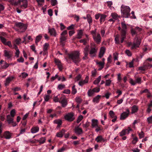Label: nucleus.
Returning <instances> with one entry per match:
<instances>
[{"label": "nucleus", "instance_id": "052dcab7", "mask_svg": "<svg viewBox=\"0 0 152 152\" xmlns=\"http://www.w3.org/2000/svg\"><path fill=\"white\" fill-rule=\"evenodd\" d=\"M51 3L52 6L56 5L57 4V1L56 0H51Z\"/></svg>", "mask_w": 152, "mask_h": 152}, {"label": "nucleus", "instance_id": "4d7b16f0", "mask_svg": "<svg viewBox=\"0 0 152 152\" xmlns=\"http://www.w3.org/2000/svg\"><path fill=\"white\" fill-rule=\"evenodd\" d=\"M60 42H61L65 41L66 39V38L65 36H61L60 37Z\"/></svg>", "mask_w": 152, "mask_h": 152}, {"label": "nucleus", "instance_id": "a878e982", "mask_svg": "<svg viewBox=\"0 0 152 152\" xmlns=\"http://www.w3.org/2000/svg\"><path fill=\"white\" fill-rule=\"evenodd\" d=\"M95 140L98 142H104L105 140L101 136H97L95 139Z\"/></svg>", "mask_w": 152, "mask_h": 152}, {"label": "nucleus", "instance_id": "2eb2a0df", "mask_svg": "<svg viewBox=\"0 0 152 152\" xmlns=\"http://www.w3.org/2000/svg\"><path fill=\"white\" fill-rule=\"evenodd\" d=\"M4 56L7 59H10L11 58L12 53L11 51L9 50H4Z\"/></svg>", "mask_w": 152, "mask_h": 152}, {"label": "nucleus", "instance_id": "72a5a7b5", "mask_svg": "<svg viewBox=\"0 0 152 152\" xmlns=\"http://www.w3.org/2000/svg\"><path fill=\"white\" fill-rule=\"evenodd\" d=\"M138 108L137 106L136 105H134L132 107V113H134L136 112L138 110Z\"/></svg>", "mask_w": 152, "mask_h": 152}, {"label": "nucleus", "instance_id": "aec40b11", "mask_svg": "<svg viewBox=\"0 0 152 152\" xmlns=\"http://www.w3.org/2000/svg\"><path fill=\"white\" fill-rule=\"evenodd\" d=\"M88 77H86L85 80H81L78 83L79 85L80 86H83L85 84L88 83Z\"/></svg>", "mask_w": 152, "mask_h": 152}, {"label": "nucleus", "instance_id": "79ce46f5", "mask_svg": "<svg viewBox=\"0 0 152 152\" xmlns=\"http://www.w3.org/2000/svg\"><path fill=\"white\" fill-rule=\"evenodd\" d=\"M109 114L110 117L112 118L117 117L115 115L114 113L112 110H110L109 112Z\"/></svg>", "mask_w": 152, "mask_h": 152}, {"label": "nucleus", "instance_id": "de8ad7c7", "mask_svg": "<svg viewBox=\"0 0 152 152\" xmlns=\"http://www.w3.org/2000/svg\"><path fill=\"white\" fill-rule=\"evenodd\" d=\"M58 81L61 80V81L63 82L66 80V79L65 77L63 76H60L59 77L58 76Z\"/></svg>", "mask_w": 152, "mask_h": 152}, {"label": "nucleus", "instance_id": "c03bdc74", "mask_svg": "<svg viewBox=\"0 0 152 152\" xmlns=\"http://www.w3.org/2000/svg\"><path fill=\"white\" fill-rule=\"evenodd\" d=\"M77 92V90L75 88V85H74L72 88V94H75Z\"/></svg>", "mask_w": 152, "mask_h": 152}, {"label": "nucleus", "instance_id": "5701e85b", "mask_svg": "<svg viewBox=\"0 0 152 152\" xmlns=\"http://www.w3.org/2000/svg\"><path fill=\"white\" fill-rule=\"evenodd\" d=\"M96 64L98 65L100 67V68L98 69L99 70H101L104 67V62L96 61Z\"/></svg>", "mask_w": 152, "mask_h": 152}, {"label": "nucleus", "instance_id": "393cba45", "mask_svg": "<svg viewBox=\"0 0 152 152\" xmlns=\"http://www.w3.org/2000/svg\"><path fill=\"white\" fill-rule=\"evenodd\" d=\"M49 32L51 35L53 36H56V35L55 30L53 28L50 29L49 30Z\"/></svg>", "mask_w": 152, "mask_h": 152}, {"label": "nucleus", "instance_id": "13d9d810", "mask_svg": "<svg viewBox=\"0 0 152 152\" xmlns=\"http://www.w3.org/2000/svg\"><path fill=\"white\" fill-rule=\"evenodd\" d=\"M86 40V39H85L80 40L79 42L80 43H83L84 45H86L87 43Z\"/></svg>", "mask_w": 152, "mask_h": 152}, {"label": "nucleus", "instance_id": "1a4fd4ad", "mask_svg": "<svg viewBox=\"0 0 152 152\" xmlns=\"http://www.w3.org/2000/svg\"><path fill=\"white\" fill-rule=\"evenodd\" d=\"M64 118L66 120L69 121H72L75 119L74 117V114L72 112L66 114Z\"/></svg>", "mask_w": 152, "mask_h": 152}, {"label": "nucleus", "instance_id": "c756f323", "mask_svg": "<svg viewBox=\"0 0 152 152\" xmlns=\"http://www.w3.org/2000/svg\"><path fill=\"white\" fill-rule=\"evenodd\" d=\"M7 120L9 124H11L13 122V119L12 118H11L10 115H7Z\"/></svg>", "mask_w": 152, "mask_h": 152}, {"label": "nucleus", "instance_id": "423d86ee", "mask_svg": "<svg viewBox=\"0 0 152 152\" xmlns=\"http://www.w3.org/2000/svg\"><path fill=\"white\" fill-rule=\"evenodd\" d=\"M140 40L138 38L137 36H136L134 38L133 43H132L131 45V49L133 50L138 48L140 45Z\"/></svg>", "mask_w": 152, "mask_h": 152}, {"label": "nucleus", "instance_id": "cd10ccee", "mask_svg": "<svg viewBox=\"0 0 152 152\" xmlns=\"http://www.w3.org/2000/svg\"><path fill=\"white\" fill-rule=\"evenodd\" d=\"M65 130L64 129H62V130L58 133L56 134V136L57 137H61L63 136V135L65 132Z\"/></svg>", "mask_w": 152, "mask_h": 152}, {"label": "nucleus", "instance_id": "412c9836", "mask_svg": "<svg viewBox=\"0 0 152 152\" xmlns=\"http://www.w3.org/2000/svg\"><path fill=\"white\" fill-rule=\"evenodd\" d=\"M105 51V48L102 47L101 48L99 54V57L100 58H102L104 55Z\"/></svg>", "mask_w": 152, "mask_h": 152}, {"label": "nucleus", "instance_id": "c85d7f7f", "mask_svg": "<svg viewBox=\"0 0 152 152\" xmlns=\"http://www.w3.org/2000/svg\"><path fill=\"white\" fill-rule=\"evenodd\" d=\"M42 37V36L41 34H39L37 36L36 38L35 42L36 45L40 40Z\"/></svg>", "mask_w": 152, "mask_h": 152}, {"label": "nucleus", "instance_id": "c9c22d12", "mask_svg": "<svg viewBox=\"0 0 152 152\" xmlns=\"http://www.w3.org/2000/svg\"><path fill=\"white\" fill-rule=\"evenodd\" d=\"M94 91H93V90H91V89H89L88 92V96L91 97L93 96L94 94Z\"/></svg>", "mask_w": 152, "mask_h": 152}, {"label": "nucleus", "instance_id": "4be33fe9", "mask_svg": "<svg viewBox=\"0 0 152 152\" xmlns=\"http://www.w3.org/2000/svg\"><path fill=\"white\" fill-rule=\"evenodd\" d=\"M91 126L93 128L97 126L98 125V121L97 119H92L91 121Z\"/></svg>", "mask_w": 152, "mask_h": 152}, {"label": "nucleus", "instance_id": "473e14b6", "mask_svg": "<svg viewBox=\"0 0 152 152\" xmlns=\"http://www.w3.org/2000/svg\"><path fill=\"white\" fill-rule=\"evenodd\" d=\"M106 17L107 16L106 15L101 14L100 19V23L104 22Z\"/></svg>", "mask_w": 152, "mask_h": 152}, {"label": "nucleus", "instance_id": "a211bd4d", "mask_svg": "<svg viewBox=\"0 0 152 152\" xmlns=\"http://www.w3.org/2000/svg\"><path fill=\"white\" fill-rule=\"evenodd\" d=\"M75 133L77 135H80L83 133V131L82 129L80 128L79 126L75 127Z\"/></svg>", "mask_w": 152, "mask_h": 152}, {"label": "nucleus", "instance_id": "f3484780", "mask_svg": "<svg viewBox=\"0 0 152 152\" xmlns=\"http://www.w3.org/2000/svg\"><path fill=\"white\" fill-rule=\"evenodd\" d=\"M0 65L1 69H6L9 67L10 64L7 63L4 61L1 60L0 62Z\"/></svg>", "mask_w": 152, "mask_h": 152}, {"label": "nucleus", "instance_id": "603ef678", "mask_svg": "<svg viewBox=\"0 0 152 152\" xmlns=\"http://www.w3.org/2000/svg\"><path fill=\"white\" fill-rule=\"evenodd\" d=\"M65 88V85L64 84H59L58 86V88L59 90H62Z\"/></svg>", "mask_w": 152, "mask_h": 152}, {"label": "nucleus", "instance_id": "37998d69", "mask_svg": "<svg viewBox=\"0 0 152 152\" xmlns=\"http://www.w3.org/2000/svg\"><path fill=\"white\" fill-rule=\"evenodd\" d=\"M83 32L82 30H80L77 33V38L80 39L81 38L83 35Z\"/></svg>", "mask_w": 152, "mask_h": 152}, {"label": "nucleus", "instance_id": "338daca9", "mask_svg": "<svg viewBox=\"0 0 152 152\" xmlns=\"http://www.w3.org/2000/svg\"><path fill=\"white\" fill-rule=\"evenodd\" d=\"M58 77V75L57 74L56 75L54 76H53L51 78V81H52Z\"/></svg>", "mask_w": 152, "mask_h": 152}, {"label": "nucleus", "instance_id": "ea45409f", "mask_svg": "<svg viewBox=\"0 0 152 152\" xmlns=\"http://www.w3.org/2000/svg\"><path fill=\"white\" fill-rule=\"evenodd\" d=\"M4 41V42H2L4 45H8L10 47H12V45H11V42L10 41H8L7 42H6V39Z\"/></svg>", "mask_w": 152, "mask_h": 152}, {"label": "nucleus", "instance_id": "6e6552de", "mask_svg": "<svg viewBox=\"0 0 152 152\" xmlns=\"http://www.w3.org/2000/svg\"><path fill=\"white\" fill-rule=\"evenodd\" d=\"M97 49L98 48L95 45L91 47V49L89 52L91 56L94 57L95 56Z\"/></svg>", "mask_w": 152, "mask_h": 152}, {"label": "nucleus", "instance_id": "58836bf2", "mask_svg": "<svg viewBox=\"0 0 152 152\" xmlns=\"http://www.w3.org/2000/svg\"><path fill=\"white\" fill-rule=\"evenodd\" d=\"M111 16L115 20H117L118 18V15L115 13H112L111 14Z\"/></svg>", "mask_w": 152, "mask_h": 152}, {"label": "nucleus", "instance_id": "7c9ffc66", "mask_svg": "<svg viewBox=\"0 0 152 152\" xmlns=\"http://www.w3.org/2000/svg\"><path fill=\"white\" fill-rule=\"evenodd\" d=\"M89 46H86L84 49L83 53L84 55L88 56L89 50Z\"/></svg>", "mask_w": 152, "mask_h": 152}, {"label": "nucleus", "instance_id": "0eeeda50", "mask_svg": "<svg viewBox=\"0 0 152 152\" xmlns=\"http://www.w3.org/2000/svg\"><path fill=\"white\" fill-rule=\"evenodd\" d=\"M129 83L132 86H134L137 84H140L142 83L141 78L140 77H137L134 80L130 79Z\"/></svg>", "mask_w": 152, "mask_h": 152}, {"label": "nucleus", "instance_id": "f704fd0d", "mask_svg": "<svg viewBox=\"0 0 152 152\" xmlns=\"http://www.w3.org/2000/svg\"><path fill=\"white\" fill-rule=\"evenodd\" d=\"M120 37V36L118 35H117L115 38V43L117 44H119L120 43V41H119V38Z\"/></svg>", "mask_w": 152, "mask_h": 152}, {"label": "nucleus", "instance_id": "e433bc0d", "mask_svg": "<svg viewBox=\"0 0 152 152\" xmlns=\"http://www.w3.org/2000/svg\"><path fill=\"white\" fill-rule=\"evenodd\" d=\"M54 122L58 124L57 127H59L62 124V121L61 120L58 119L54 121Z\"/></svg>", "mask_w": 152, "mask_h": 152}, {"label": "nucleus", "instance_id": "bb28decb", "mask_svg": "<svg viewBox=\"0 0 152 152\" xmlns=\"http://www.w3.org/2000/svg\"><path fill=\"white\" fill-rule=\"evenodd\" d=\"M39 130V128L38 127H33L31 129V132L32 133H35L37 132Z\"/></svg>", "mask_w": 152, "mask_h": 152}, {"label": "nucleus", "instance_id": "a19ab883", "mask_svg": "<svg viewBox=\"0 0 152 152\" xmlns=\"http://www.w3.org/2000/svg\"><path fill=\"white\" fill-rule=\"evenodd\" d=\"M86 18L87 20V21L89 24H90L92 23V20L90 15L88 14L87 15Z\"/></svg>", "mask_w": 152, "mask_h": 152}, {"label": "nucleus", "instance_id": "2f4dec72", "mask_svg": "<svg viewBox=\"0 0 152 152\" xmlns=\"http://www.w3.org/2000/svg\"><path fill=\"white\" fill-rule=\"evenodd\" d=\"M100 96L99 95H97L92 100V101L93 102L98 103L99 102V99Z\"/></svg>", "mask_w": 152, "mask_h": 152}, {"label": "nucleus", "instance_id": "5fc2aeb1", "mask_svg": "<svg viewBox=\"0 0 152 152\" xmlns=\"http://www.w3.org/2000/svg\"><path fill=\"white\" fill-rule=\"evenodd\" d=\"M111 82V81L110 80H106L105 86H110Z\"/></svg>", "mask_w": 152, "mask_h": 152}, {"label": "nucleus", "instance_id": "6e6d98bb", "mask_svg": "<svg viewBox=\"0 0 152 152\" xmlns=\"http://www.w3.org/2000/svg\"><path fill=\"white\" fill-rule=\"evenodd\" d=\"M147 121L149 124H150L152 123V115L148 117L147 118Z\"/></svg>", "mask_w": 152, "mask_h": 152}, {"label": "nucleus", "instance_id": "774afa93", "mask_svg": "<svg viewBox=\"0 0 152 152\" xmlns=\"http://www.w3.org/2000/svg\"><path fill=\"white\" fill-rule=\"evenodd\" d=\"M135 28V30L136 31L137 33H138V32L141 31L142 30L141 28H140L138 26L136 27Z\"/></svg>", "mask_w": 152, "mask_h": 152}, {"label": "nucleus", "instance_id": "9b49d317", "mask_svg": "<svg viewBox=\"0 0 152 152\" xmlns=\"http://www.w3.org/2000/svg\"><path fill=\"white\" fill-rule=\"evenodd\" d=\"M94 41L97 44H99L101 41V37L99 34L98 33L93 37Z\"/></svg>", "mask_w": 152, "mask_h": 152}, {"label": "nucleus", "instance_id": "4468645a", "mask_svg": "<svg viewBox=\"0 0 152 152\" xmlns=\"http://www.w3.org/2000/svg\"><path fill=\"white\" fill-rule=\"evenodd\" d=\"M12 133L9 131L5 132L3 134L4 138L6 139H10L12 138Z\"/></svg>", "mask_w": 152, "mask_h": 152}, {"label": "nucleus", "instance_id": "7ed1b4c3", "mask_svg": "<svg viewBox=\"0 0 152 152\" xmlns=\"http://www.w3.org/2000/svg\"><path fill=\"white\" fill-rule=\"evenodd\" d=\"M131 10L130 8L128 6L122 5L121 7V12L123 17L128 18L130 15V12Z\"/></svg>", "mask_w": 152, "mask_h": 152}, {"label": "nucleus", "instance_id": "3c124183", "mask_svg": "<svg viewBox=\"0 0 152 152\" xmlns=\"http://www.w3.org/2000/svg\"><path fill=\"white\" fill-rule=\"evenodd\" d=\"M118 54L116 53H114L113 54V56L114 60H118Z\"/></svg>", "mask_w": 152, "mask_h": 152}, {"label": "nucleus", "instance_id": "bf43d9fd", "mask_svg": "<svg viewBox=\"0 0 152 152\" xmlns=\"http://www.w3.org/2000/svg\"><path fill=\"white\" fill-rule=\"evenodd\" d=\"M125 53L128 56H130L132 55L131 52L129 50H126L125 51Z\"/></svg>", "mask_w": 152, "mask_h": 152}, {"label": "nucleus", "instance_id": "49530a36", "mask_svg": "<svg viewBox=\"0 0 152 152\" xmlns=\"http://www.w3.org/2000/svg\"><path fill=\"white\" fill-rule=\"evenodd\" d=\"M15 114V109H13L10 111V117L11 116L13 118L14 117Z\"/></svg>", "mask_w": 152, "mask_h": 152}, {"label": "nucleus", "instance_id": "ddd939ff", "mask_svg": "<svg viewBox=\"0 0 152 152\" xmlns=\"http://www.w3.org/2000/svg\"><path fill=\"white\" fill-rule=\"evenodd\" d=\"M132 131V129L130 127H128L127 129L123 130L120 133V135L121 136L125 135L126 134H128L130 132Z\"/></svg>", "mask_w": 152, "mask_h": 152}, {"label": "nucleus", "instance_id": "f8f14e48", "mask_svg": "<svg viewBox=\"0 0 152 152\" xmlns=\"http://www.w3.org/2000/svg\"><path fill=\"white\" fill-rule=\"evenodd\" d=\"M129 113V110L127 109L126 112H124L121 115L120 119L121 120H124L128 116Z\"/></svg>", "mask_w": 152, "mask_h": 152}, {"label": "nucleus", "instance_id": "69168bd1", "mask_svg": "<svg viewBox=\"0 0 152 152\" xmlns=\"http://www.w3.org/2000/svg\"><path fill=\"white\" fill-rule=\"evenodd\" d=\"M76 101L78 104H80L82 100L80 98L77 97L76 99Z\"/></svg>", "mask_w": 152, "mask_h": 152}, {"label": "nucleus", "instance_id": "09e8293b", "mask_svg": "<svg viewBox=\"0 0 152 152\" xmlns=\"http://www.w3.org/2000/svg\"><path fill=\"white\" fill-rule=\"evenodd\" d=\"M21 42V39L20 38H17L15 41L14 43L17 45H19Z\"/></svg>", "mask_w": 152, "mask_h": 152}, {"label": "nucleus", "instance_id": "b1692460", "mask_svg": "<svg viewBox=\"0 0 152 152\" xmlns=\"http://www.w3.org/2000/svg\"><path fill=\"white\" fill-rule=\"evenodd\" d=\"M6 36V34L4 32H0V41H1L2 42H4L6 39L3 37H5Z\"/></svg>", "mask_w": 152, "mask_h": 152}, {"label": "nucleus", "instance_id": "f03ea898", "mask_svg": "<svg viewBox=\"0 0 152 152\" xmlns=\"http://www.w3.org/2000/svg\"><path fill=\"white\" fill-rule=\"evenodd\" d=\"M69 58L72 60L75 64H77L80 61L79 57V52L78 51H75L73 53L69 54Z\"/></svg>", "mask_w": 152, "mask_h": 152}, {"label": "nucleus", "instance_id": "9d476101", "mask_svg": "<svg viewBox=\"0 0 152 152\" xmlns=\"http://www.w3.org/2000/svg\"><path fill=\"white\" fill-rule=\"evenodd\" d=\"M59 102L61 104L63 107H65L67 104L66 98L64 96H62L59 99Z\"/></svg>", "mask_w": 152, "mask_h": 152}, {"label": "nucleus", "instance_id": "39448f33", "mask_svg": "<svg viewBox=\"0 0 152 152\" xmlns=\"http://www.w3.org/2000/svg\"><path fill=\"white\" fill-rule=\"evenodd\" d=\"M121 24L122 29L121 30V42L122 43L123 42L124 39L126 37L127 27L126 24L124 22H122Z\"/></svg>", "mask_w": 152, "mask_h": 152}, {"label": "nucleus", "instance_id": "20e7f679", "mask_svg": "<svg viewBox=\"0 0 152 152\" xmlns=\"http://www.w3.org/2000/svg\"><path fill=\"white\" fill-rule=\"evenodd\" d=\"M15 29L20 32H24L27 28V25L21 22H17L15 23Z\"/></svg>", "mask_w": 152, "mask_h": 152}, {"label": "nucleus", "instance_id": "680f3d73", "mask_svg": "<svg viewBox=\"0 0 152 152\" xmlns=\"http://www.w3.org/2000/svg\"><path fill=\"white\" fill-rule=\"evenodd\" d=\"M89 126V122L87 121L85 124H83V128H87Z\"/></svg>", "mask_w": 152, "mask_h": 152}, {"label": "nucleus", "instance_id": "6ab92c4d", "mask_svg": "<svg viewBox=\"0 0 152 152\" xmlns=\"http://www.w3.org/2000/svg\"><path fill=\"white\" fill-rule=\"evenodd\" d=\"M14 78L13 76H10L7 78L5 82V85L6 86H8L10 83L13 80Z\"/></svg>", "mask_w": 152, "mask_h": 152}, {"label": "nucleus", "instance_id": "0e129e2a", "mask_svg": "<svg viewBox=\"0 0 152 152\" xmlns=\"http://www.w3.org/2000/svg\"><path fill=\"white\" fill-rule=\"evenodd\" d=\"M116 93L118 94L117 96H115V97L118 98L120 95L122 94V92L121 91L119 90H118L116 91Z\"/></svg>", "mask_w": 152, "mask_h": 152}, {"label": "nucleus", "instance_id": "f257e3e1", "mask_svg": "<svg viewBox=\"0 0 152 152\" xmlns=\"http://www.w3.org/2000/svg\"><path fill=\"white\" fill-rule=\"evenodd\" d=\"M10 2L12 4H19L22 9L26 8L28 7V1L27 0H9Z\"/></svg>", "mask_w": 152, "mask_h": 152}, {"label": "nucleus", "instance_id": "8fccbe9b", "mask_svg": "<svg viewBox=\"0 0 152 152\" xmlns=\"http://www.w3.org/2000/svg\"><path fill=\"white\" fill-rule=\"evenodd\" d=\"M48 49V44L45 43V44L43 48V50L45 54H46L47 53V50Z\"/></svg>", "mask_w": 152, "mask_h": 152}, {"label": "nucleus", "instance_id": "dca6fc26", "mask_svg": "<svg viewBox=\"0 0 152 152\" xmlns=\"http://www.w3.org/2000/svg\"><path fill=\"white\" fill-rule=\"evenodd\" d=\"M55 62L57 65L60 71H61L63 69V66L61 61L59 59L55 58L54 60Z\"/></svg>", "mask_w": 152, "mask_h": 152}, {"label": "nucleus", "instance_id": "e2e57ef3", "mask_svg": "<svg viewBox=\"0 0 152 152\" xmlns=\"http://www.w3.org/2000/svg\"><path fill=\"white\" fill-rule=\"evenodd\" d=\"M81 78V75H78L75 78V81H77L80 80Z\"/></svg>", "mask_w": 152, "mask_h": 152}, {"label": "nucleus", "instance_id": "4c0bfd02", "mask_svg": "<svg viewBox=\"0 0 152 152\" xmlns=\"http://www.w3.org/2000/svg\"><path fill=\"white\" fill-rule=\"evenodd\" d=\"M101 79V76H99L96 79L94 82V84L95 85L98 84L100 81Z\"/></svg>", "mask_w": 152, "mask_h": 152}, {"label": "nucleus", "instance_id": "a18cd8bd", "mask_svg": "<svg viewBox=\"0 0 152 152\" xmlns=\"http://www.w3.org/2000/svg\"><path fill=\"white\" fill-rule=\"evenodd\" d=\"M131 33L132 36H133L135 34H137V33L135 28H132L131 29Z\"/></svg>", "mask_w": 152, "mask_h": 152}, {"label": "nucleus", "instance_id": "864d4df0", "mask_svg": "<svg viewBox=\"0 0 152 152\" xmlns=\"http://www.w3.org/2000/svg\"><path fill=\"white\" fill-rule=\"evenodd\" d=\"M83 117L82 115H80L78 117L77 120V123H79L83 119Z\"/></svg>", "mask_w": 152, "mask_h": 152}]
</instances>
